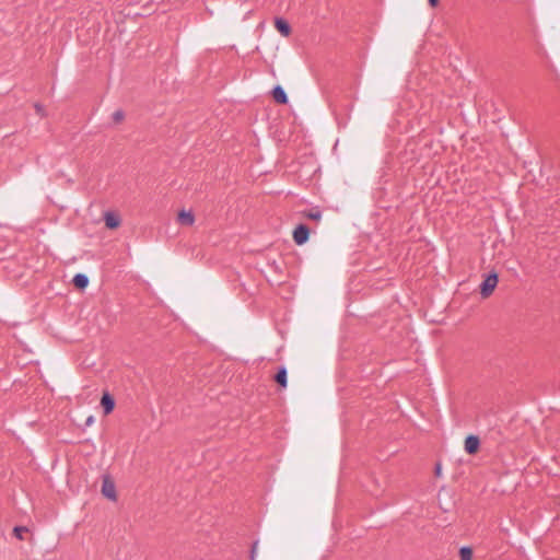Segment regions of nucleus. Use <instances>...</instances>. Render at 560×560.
<instances>
[{"label": "nucleus", "mask_w": 560, "mask_h": 560, "mask_svg": "<svg viewBox=\"0 0 560 560\" xmlns=\"http://www.w3.org/2000/svg\"><path fill=\"white\" fill-rule=\"evenodd\" d=\"M498 284V275L489 273L480 284V293L483 298H488Z\"/></svg>", "instance_id": "nucleus-1"}, {"label": "nucleus", "mask_w": 560, "mask_h": 560, "mask_svg": "<svg viewBox=\"0 0 560 560\" xmlns=\"http://www.w3.org/2000/svg\"><path fill=\"white\" fill-rule=\"evenodd\" d=\"M310 237V229L305 224H300L293 231V240L295 244L303 245Z\"/></svg>", "instance_id": "nucleus-2"}, {"label": "nucleus", "mask_w": 560, "mask_h": 560, "mask_svg": "<svg viewBox=\"0 0 560 560\" xmlns=\"http://www.w3.org/2000/svg\"><path fill=\"white\" fill-rule=\"evenodd\" d=\"M479 445V438L477 435L470 434L465 440L464 450L467 454L472 455L478 451Z\"/></svg>", "instance_id": "nucleus-3"}, {"label": "nucleus", "mask_w": 560, "mask_h": 560, "mask_svg": "<svg viewBox=\"0 0 560 560\" xmlns=\"http://www.w3.org/2000/svg\"><path fill=\"white\" fill-rule=\"evenodd\" d=\"M102 493L109 500H116V488L113 481H110L107 477L103 480Z\"/></svg>", "instance_id": "nucleus-4"}, {"label": "nucleus", "mask_w": 560, "mask_h": 560, "mask_svg": "<svg viewBox=\"0 0 560 560\" xmlns=\"http://www.w3.org/2000/svg\"><path fill=\"white\" fill-rule=\"evenodd\" d=\"M104 221H105L106 228H108L110 230L117 229L121 223L119 215H117L113 211H106L104 213Z\"/></svg>", "instance_id": "nucleus-5"}, {"label": "nucleus", "mask_w": 560, "mask_h": 560, "mask_svg": "<svg viewBox=\"0 0 560 560\" xmlns=\"http://www.w3.org/2000/svg\"><path fill=\"white\" fill-rule=\"evenodd\" d=\"M275 27L284 37H288L291 34V26L283 18H276Z\"/></svg>", "instance_id": "nucleus-6"}, {"label": "nucleus", "mask_w": 560, "mask_h": 560, "mask_svg": "<svg viewBox=\"0 0 560 560\" xmlns=\"http://www.w3.org/2000/svg\"><path fill=\"white\" fill-rule=\"evenodd\" d=\"M101 405L104 409V413L108 415L114 410L115 400L108 393H105L101 398Z\"/></svg>", "instance_id": "nucleus-7"}, {"label": "nucleus", "mask_w": 560, "mask_h": 560, "mask_svg": "<svg viewBox=\"0 0 560 560\" xmlns=\"http://www.w3.org/2000/svg\"><path fill=\"white\" fill-rule=\"evenodd\" d=\"M272 96L279 104H287L289 98L282 86L276 85L272 90Z\"/></svg>", "instance_id": "nucleus-8"}, {"label": "nucleus", "mask_w": 560, "mask_h": 560, "mask_svg": "<svg viewBox=\"0 0 560 560\" xmlns=\"http://www.w3.org/2000/svg\"><path fill=\"white\" fill-rule=\"evenodd\" d=\"M178 221L183 225L190 226L195 222V217H194L192 212L186 211V210H182L178 213Z\"/></svg>", "instance_id": "nucleus-9"}, {"label": "nucleus", "mask_w": 560, "mask_h": 560, "mask_svg": "<svg viewBox=\"0 0 560 560\" xmlns=\"http://www.w3.org/2000/svg\"><path fill=\"white\" fill-rule=\"evenodd\" d=\"M72 282L75 288L83 290L89 285V278L84 273H77L74 275Z\"/></svg>", "instance_id": "nucleus-10"}, {"label": "nucleus", "mask_w": 560, "mask_h": 560, "mask_svg": "<svg viewBox=\"0 0 560 560\" xmlns=\"http://www.w3.org/2000/svg\"><path fill=\"white\" fill-rule=\"evenodd\" d=\"M288 372L285 366H281L277 374L275 375V381L282 387L285 388L288 385V378H287Z\"/></svg>", "instance_id": "nucleus-11"}, {"label": "nucleus", "mask_w": 560, "mask_h": 560, "mask_svg": "<svg viewBox=\"0 0 560 560\" xmlns=\"http://www.w3.org/2000/svg\"><path fill=\"white\" fill-rule=\"evenodd\" d=\"M459 558H460V560H471L472 559V549L468 546H463L459 549Z\"/></svg>", "instance_id": "nucleus-12"}, {"label": "nucleus", "mask_w": 560, "mask_h": 560, "mask_svg": "<svg viewBox=\"0 0 560 560\" xmlns=\"http://www.w3.org/2000/svg\"><path fill=\"white\" fill-rule=\"evenodd\" d=\"M27 532H28V528H27V527H25V526H15V527L13 528V535H14V537H15L16 539H19V540H23V539H24L23 534H24V533H27Z\"/></svg>", "instance_id": "nucleus-13"}, {"label": "nucleus", "mask_w": 560, "mask_h": 560, "mask_svg": "<svg viewBox=\"0 0 560 560\" xmlns=\"http://www.w3.org/2000/svg\"><path fill=\"white\" fill-rule=\"evenodd\" d=\"M306 218L318 221L322 218V212L319 210L312 209L305 213Z\"/></svg>", "instance_id": "nucleus-14"}, {"label": "nucleus", "mask_w": 560, "mask_h": 560, "mask_svg": "<svg viewBox=\"0 0 560 560\" xmlns=\"http://www.w3.org/2000/svg\"><path fill=\"white\" fill-rule=\"evenodd\" d=\"M113 121L116 124H119L125 118V113L121 109H117L112 115Z\"/></svg>", "instance_id": "nucleus-15"}, {"label": "nucleus", "mask_w": 560, "mask_h": 560, "mask_svg": "<svg viewBox=\"0 0 560 560\" xmlns=\"http://www.w3.org/2000/svg\"><path fill=\"white\" fill-rule=\"evenodd\" d=\"M94 422V418L93 416H90L88 419H86V425H90Z\"/></svg>", "instance_id": "nucleus-16"}, {"label": "nucleus", "mask_w": 560, "mask_h": 560, "mask_svg": "<svg viewBox=\"0 0 560 560\" xmlns=\"http://www.w3.org/2000/svg\"><path fill=\"white\" fill-rule=\"evenodd\" d=\"M256 546H257V542H255L253 545V548H252V560H254V556H255V552H256Z\"/></svg>", "instance_id": "nucleus-17"}, {"label": "nucleus", "mask_w": 560, "mask_h": 560, "mask_svg": "<svg viewBox=\"0 0 560 560\" xmlns=\"http://www.w3.org/2000/svg\"><path fill=\"white\" fill-rule=\"evenodd\" d=\"M438 1H439V0H428L429 4H430L431 7H435V5L438 4Z\"/></svg>", "instance_id": "nucleus-18"}, {"label": "nucleus", "mask_w": 560, "mask_h": 560, "mask_svg": "<svg viewBox=\"0 0 560 560\" xmlns=\"http://www.w3.org/2000/svg\"><path fill=\"white\" fill-rule=\"evenodd\" d=\"M441 471V466L440 465H436V474L439 475Z\"/></svg>", "instance_id": "nucleus-19"}, {"label": "nucleus", "mask_w": 560, "mask_h": 560, "mask_svg": "<svg viewBox=\"0 0 560 560\" xmlns=\"http://www.w3.org/2000/svg\"><path fill=\"white\" fill-rule=\"evenodd\" d=\"M35 107H36L37 112H40V110H42V106H39V105H37V104H36V105H35Z\"/></svg>", "instance_id": "nucleus-20"}]
</instances>
